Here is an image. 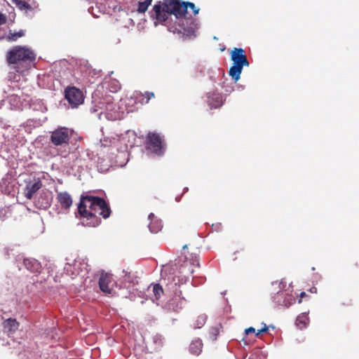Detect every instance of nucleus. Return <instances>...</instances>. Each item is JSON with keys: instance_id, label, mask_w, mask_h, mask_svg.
<instances>
[{"instance_id": "1", "label": "nucleus", "mask_w": 359, "mask_h": 359, "mask_svg": "<svg viewBox=\"0 0 359 359\" xmlns=\"http://www.w3.org/2000/svg\"><path fill=\"white\" fill-rule=\"evenodd\" d=\"M111 209L106 201L98 196H81L78 205V212L83 218L82 224L89 227H96L101 223L102 216L104 219L109 217Z\"/></svg>"}, {"instance_id": "2", "label": "nucleus", "mask_w": 359, "mask_h": 359, "mask_svg": "<svg viewBox=\"0 0 359 359\" xmlns=\"http://www.w3.org/2000/svg\"><path fill=\"white\" fill-rule=\"evenodd\" d=\"M187 13L186 2H180L177 0L159 1L153 7L151 11V18L158 23L165 22L170 15H174L177 18L184 17Z\"/></svg>"}, {"instance_id": "3", "label": "nucleus", "mask_w": 359, "mask_h": 359, "mask_svg": "<svg viewBox=\"0 0 359 359\" xmlns=\"http://www.w3.org/2000/svg\"><path fill=\"white\" fill-rule=\"evenodd\" d=\"M35 53L26 46H15L7 52L6 60L8 64L15 65L17 72L22 73L31 68L36 60Z\"/></svg>"}, {"instance_id": "4", "label": "nucleus", "mask_w": 359, "mask_h": 359, "mask_svg": "<svg viewBox=\"0 0 359 359\" xmlns=\"http://www.w3.org/2000/svg\"><path fill=\"white\" fill-rule=\"evenodd\" d=\"M231 60L233 61V65L230 67L229 74L236 83L240 79L243 67H248L250 63L245 54V50L241 48H234L231 50Z\"/></svg>"}, {"instance_id": "5", "label": "nucleus", "mask_w": 359, "mask_h": 359, "mask_svg": "<svg viewBox=\"0 0 359 359\" xmlns=\"http://www.w3.org/2000/svg\"><path fill=\"white\" fill-rule=\"evenodd\" d=\"M147 149L157 156H162L165 151V144L162 137L156 133H149L146 138Z\"/></svg>"}, {"instance_id": "6", "label": "nucleus", "mask_w": 359, "mask_h": 359, "mask_svg": "<svg viewBox=\"0 0 359 359\" xmlns=\"http://www.w3.org/2000/svg\"><path fill=\"white\" fill-rule=\"evenodd\" d=\"M71 137V133L67 128L59 127L51 132L50 142L55 146L68 145Z\"/></svg>"}, {"instance_id": "7", "label": "nucleus", "mask_w": 359, "mask_h": 359, "mask_svg": "<svg viewBox=\"0 0 359 359\" xmlns=\"http://www.w3.org/2000/svg\"><path fill=\"white\" fill-rule=\"evenodd\" d=\"M65 97L73 107L82 104L84 100L82 91L76 87H67L65 91Z\"/></svg>"}, {"instance_id": "8", "label": "nucleus", "mask_w": 359, "mask_h": 359, "mask_svg": "<svg viewBox=\"0 0 359 359\" xmlns=\"http://www.w3.org/2000/svg\"><path fill=\"white\" fill-rule=\"evenodd\" d=\"M42 187V182L39 179H34L26 182V186L24 189L25 196L27 199H32L33 195L38 191Z\"/></svg>"}, {"instance_id": "9", "label": "nucleus", "mask_w": 359, "mask_h": 359, "mask_svg": "<svg viewBox=\"0 0 359 359\" xmlns=\"http://www.w3.org/2000/svg\"><path fill=\"white\" fill-rule=\"evenodd\" d=\"M97 93H95L93 96L95 107L102 110L108 111L111 109V107L113 105V98L111 95H106L103 98H97Z\"/></svg>"}, {"instance_id": "10", "label": "nucleus", "mask_w": 359, "mask_h": 359, "mask_svg": "<svg viewBox=\"0 0 359 359\" xmlns=\"http://www.w3.org/2000/svg\"><path fill=\"white\" fill-rule=\"evenodd\" d=\"M208 104L210 109H217L224 104L223 96L221 93L213 92L207 95Z\"/></svg>"}, {"instance_id": "11", "label": "nucleus", "mask_w": 359, "mask_h": 359, "mask_svg": "<svg viewBox=\"0 0 359 359\" xmlns=\"http://www.w3.org/2000/svg\"><path fill=\"white\" fill-rule=\"evenodd\" d=\"M56 199L65 210H69L73 203L71 195L67 191L57 192Z\"/></svg>"}, {"instance_id": "12", "label": "nucleus", "mask_w": 359, "mask_h": 359, "mask_svg": "<svg viewBox=\"0 0 359 359\" xmlns=\"http://www.w3.org/2000/svg\"><path fill=\"white\" fill-rule=\"evenodd\" d=\"M4 332L8 337L13 335L19 328L20 323L15 318H8L2 323Z\"/></svg>"}, {"instance_id": "13", "label": "nucleus", "mask_w": 359, "mask_h": 359, "mask_svg": "<svg viewBox=\"0 0 359 359\" xmlns=\"http://www.w3.org/2000/svg\"><path fill=\"white\" fill-rule=\"evenodd\" d=\"M25 267L32 273H39L42 269L41 263L34 258H25L23 259Z\"/></svg>"}, {"instance_id": "14", "label": "nucleus", "mask_w": 359, "mask_h": 359, "mask_svg": "<svg viewBox=\"0 0 359 359\" xmlns=\"http://www.w3.org/2000/svg\"><path fill=\"white\" fill-rule=\"evenodd\" d=\"M111 276L107 273H102L99 280L100 290L107 294H111V289L109 284L111 282Z\"/></svg>"}, {"instance_id": "15", "label": "nucleus", "mask_w": 359, "mask_h": 359, "mask_svg": "<svg viewBox=\"0 0 359 359\" xmlns=\"http://www.w3.org/2000/svg\"><path fill=\"white\" fill-rule=\"evenodd\" d=\"M135 97L137 102L141 104H146L149 103L151 98L155 97V95L153 92L149 91H146L144 93L142 92H136Z\"/></svg>"}, {"instance_id": "16", "label": "nucleus", "mask_w": 359, "mask_h": 359, "mask_svg": "<svg viewBox=\"0 0 359 359\" xmlns=\"http://www.w3.org/2000/svg\"><path fill=\"white\" fill-rule=\"evenodd\" d=\"M12 2L21 11H33L36 7L34 1L30 4L28 0H12Z\"/></svg>"}, {"instance_id": "17", "label": "nucleus", "mask_w": 359, "mask_h": 359, "mask_svg": "<svg viewBox=\"0 0 359 359\" xmlns=\"http://www.w3.org/2000/svg\"><path fill=\"white\" fill-rule=\"evenodd\" d=\"M149 219L151 220V222L149 224V230L151 233H158L162 229L161 222L158 219H154L155 216L153 213H151L149 215Z\"/></svg>"}, {"instance_id": "18", "label": "nucleus", "mask_w": 359, "mask_h": 359, "mask_svg": "<svg viewBox=\"0 0 359 359\" xmlns=\"http://www.w3.org/2000/svg\"><path fill=\"white\" fill-rule=\"evenodd\" d=\"M203 343L200 339H194L189 346L190 352L196 355H198L202 351Z\"/></svg>"}, {"instance_id": "19", "label": "nucleus", "mask_w": 359, "mask_h": 359, "mask_svg": "<svg viewBox=\"0 0 359 359\" xmlns=\"http://www.w3.org/2000/svg\"><path fill=\"white\" fill-rule=\"evenodd\" d=\"M25 34V30L20 29L17 32H10L7 36V39L9 41H16L19 38L24 36Z\"/></svg>"}, {"instance_id": "20", "label": "nucleus", "mask_w": 359, "mask_h": 359, "mask_svg": "<svg viewBox=\"0 0 359 359\" xmlns=\"http://www.w3.org/2000/svg\"><path fill=\"white\" fill-rule=\"evenodd\" d=\"M153 0H145L142 2H139L137 11L140 13H144L147 10L149 5H151Z\"/></svg>"}, {"instance_id": "21", "label": "nucleus", "mask_w": 359, "mask_h": 359, "mask_svg": "<svg viewBox=\"0 0 359 359\" xmlns=\"http://www.w3.org/2000/svg\"><path fill=\"white\" fill-rule=\"evenodd\" d=\"M153 292L156 300L160 299L163 294V290L160 284H155L153 285Z\"/></svg>"}, {"instance_id": "22", "label": "nucleus", "mask_w": 359, "mask_h": 359, "mask_svg": "<svg viewBox=\"0 0 359 359\" xmlns=\"http://www.w3.org/2000/svg\"><path fill=\"white\" fill-rule=\"evenodd\" d=\"M206 322V316L204 315H201L198 316L196 320V323L194 325V328H201L202 327Z\"/></svg>"}, {"instance_id": "23", "label": "nucleus", "mask_w": 359, "mask_h": 359, "mask_svg": "<svg viewBox=\"0 0 359 359\" xmlns=\"http://www.w3.org/2000/svg\"><path fill=\"white\" fill-rule=\"evenodd\" d=\"M306 316H299L296 319V325L302 329L306 326Z\"/></svg>"}, {"instance_id": "24", "label": "nucleus", "mask_w": 359, "mask_h": 359, "mask_svg": "<svg viewBox=\"0 0 359 359\" xmlns=\"http://www.w3.org/2000/svg\"><path fill=\"white\" fill-rule=\"evenodd\" d=\"M187 9L189 7L192 11L194 15L198 13L199 8H197L194 3L191 2H186Z\"/></svg>"}, {"instance_id": "25", "label": "nucleus", "mask_w": 359, "mask_h": 359, "mask_svg": "<svg viewBox=\"0 0 359 359\" xmlns=\"http://www.w3.org/2000/svg\"><path fill=\"white\" fill-rule=\"evenodd\" d=\"M175 294L177 297H179L180 299H184V297H181V294H182V291L180 290H179V286L177 287V285L175 284Z\"/></svg>"}, {"instance_id": "26", "label": "nucleus", "mask_w": 359, "mask_h": 359, "mask_svg": "<svg viewBox=\"0 0 359 359\" xmlns=\"http://www.w3.org/2000/svg\"><path fill=\"white\" fill-rule=\"evenodd\" d=\"M268 330H269V327L266 326V324H264V327L261 330H259L258 332L256 333V336H258L261 333L266 332L268 331Z\"/></svg>"}, {"instance_id": "27", "label": "nucleus", "mask_w": 359, "mask_h": 359, "mask_svg": "<svg viewBox=\"0 0 359 359\" xmlns=\"http://www.w3.org/2000/svg\"><path fill=\"white\" fill-rule=\"evenodd\" d=\"M6 23V17L5 15L0 13V25H3Z\"/></svg>"}, {"instance_id": "28", "label": "nucleus", "mask_w": 359, "mask_h": 359, "mask_svg": "<svg viewBox=\"0 0 359 359\" xmlns=\"http://www.w3.org/2000/svg\"><path fill=\"white\" fill-rule=\"evenodd\" d=\"M255 332V329L252 327H248L245 330L246 334H249L250 333H254Z\"/></svg>"}, {"instance_id": "29", "label": "nucleus", "mask_w": 359, "mask_h": 359, "mask_svg": "<svg viewBox=\"0 0 359 359\" xmlns=\"http://www.w3.org/2000/svg\"><path fill=\"white\" fill-rule=\"evenodd\" d=\"M306 296V293L304 292H302L301 294H300V299L299 300V302L301 303L302 302V298H303L304 297Z\"/></svg>"}, {"instance_id": "30", "label": "nucleus", "mask_w": 359, "mask_h": 359, "mask_svg": "<svg viewBox=\"0 0 359 359\" xmlns=\"http://www.w3.org/2000/svg\"><path fill=\"white\" fill-rule=\"evenodd\" d=\"M49 205L48 202H46L45 205H43V208H46Z\"/></svg>"}, {"instance_id": "31", "label": "nucleus", "mask_w": 359, "mask_h": 359, "mask_svg": "<svg viewBox=\"0 0 359 359\" xmlns=\"http://www.w3.org/2000/svg\"><path fill=\"white\" fill-rule=\"evenodd\" d=\"M277 295H278V297H279V296H282V295H283V293H280V292H277Z\"/></svg>"}]
</instances>
